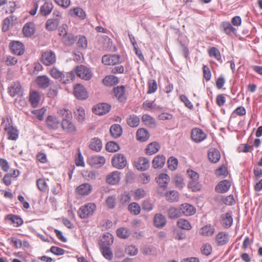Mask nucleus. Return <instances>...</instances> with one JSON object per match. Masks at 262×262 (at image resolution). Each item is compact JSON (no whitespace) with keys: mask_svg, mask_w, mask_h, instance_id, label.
I'll list each match as a JSON object with an SVG mask.
<instances>
[{"mask_svg":"<svg viewBox=\"0 0 262 262\" xmlns=\"http://www.w3.org/2000/svg\"><path fill=\"white\" fill-rule=\"evenodd\" d=\"M96 205L93 203H89L81 206L77 211L79 217L85 219L92 215L96 210Z\"/></svg>","mask_w":262,"mask_h":262,"instance_id":"1","label":"nucleus"},{"mask_svg":"<svg viewBox=\"0 0 262 262\" xmlns=\"http://www.w3.org/2000/svg\"><path fill=\"white\" fill-rule=\"evenodd\" d=\"M112 165L118 169H123L127 164L126 157L122 154H116L112 158Z\"/></svg>","mask_w":262,"mask_h":262,"instance_id":"2","label":"nucleus"},{"mask_svg":"<svg viewBox=\"0 0 262 262\" xmlns=\"http://www.w3.org/2000/svg\"><path fill=\"white\" fill-rule=\"evenodd\" d=\"M66 118L62 119L61 122V126L62 130L66 133L73 134L77 130L76 125L73 122L70 116H66Z\"/></svg>","mask_w":262,"mask_h":262,"instance_id":"3","label":"nucleus"},{"mask_svg":"<svg viewBox=\"0 0 262 262\" xmlns=\"http://www.w3.org/2000/svg\"><path fill=\"white\" fill-rule=\"evenodd\" d=\"M7 119L9 126H6L5 129L7 131L8 135V139L11 140H16L18 137V130L16 128L13 126L12 124V119L10 116H6L4 118Z\"/></svg>","mask_w":262,"mask_h":262,"instance_id":"4","label":"nucleus"},{"mask_svg":"<svg viewBox=\"0 0 262 262\" xmlns=\"http://www.w3.org/2000/svg\"><path fill=\"white\" fill-rule=\"evenodd\" d=\"M8 93L12 97H19L23 95L24 90L19 81H15L8 88Z\"/></svg>","mask_w":262,"mask_h":262,"instance_id":"5","label":"nucleus"},{"mask_svg":"<svg viewBox=\"0 0 262 262\" xmlns=\"http://www.w3.org/2000/svg\"><path fill=\"white\" fill-rule=\"evenodd\" d=\"M41 61L45 66H49L56 62V55L52 50H47L42 53Z\"/></svg>","mask_w":262,"mask_h":262,"instance_id":"6","label":"nucleus"},{"mask_svg":"<svg viewBox=\"0 0 262 262\" xmlns=\"http://www.w3.org/2000/svg\"><path fill=\"white\" fill-rule=\"evenodd\" d=\"M75 72L79 77L85 80H90L92 76V73L90 69L83 65L77 66Z\"/></svg>","mask_w":262,"mask_h":262,"instance_id":"7","label":"nucleus"},{"mask_svg":"<svg viewBox=\"0 0 262 262\" xmlns=\"http://www.w3.org/2000/svg\"><path fill=\"white\" fill-rule=\"evenodd\" d=\"M9 48L12 53L20 56L25 52V46L19 41H12L9 43Z\"/></svg>","mask_w":262,"mask_h":262,"instance_id":"8","label":"nucleus"},{"mask_svg":"<svg viewBox=\"0 0 262 262\" xmlns=\"http://www.w3.org/2000/svg\"><path fill=\"white\" fill-rule=\"evenodd\" d=\"M111 105L106 103H98L93 107L92 111L95 115H105L109 113Z\"/></svg>","mask_w":262,"mask_h":262,"instance_id":"9","label":"nucleus"},{"mask_svg":"<svg viewBox=\"0 0 262 262\" xmlns=\"http://www.w3.org/2000/svg\"><path fill=\"white\" fill-rule=\"evenodd\" d=\"M46 123L50 130H57L61 124L60 120L56 116H47Z\"/></svg>","mask_w":262,"mask_h":262,"instance_id":"10","label":"nucleus"},{"mask_svg":"<svg viewBox=\"0 0 262 262\" xmlns=\"http://www.w3.org/2000/svg\"><path fill=\"white\" fill-rule=\"evenodd\" d=\"M73 92L75 96L78 99L84 100L88 97V93L86 89L80 84L75 85Z\"/></svg>","mask_w":262,"mask_h":262,"instance_id":"11","label":"nucleus"},{"mask_svg":"<svg viewBox=\"0 0 262 262\" xmlns=\"http://www.w3.org/2000/svg\"><path fill=\"white\" fill-rule=\"evenodd\" d=\"M102 62L105 65H115L120 62V56L118 54L105 55L102 58Z\"/></svg>","mask_w":262,"mask_h":262,"instance_id":"12","label":"nucleus"},{"mask_svg":"<svg viewBox=\"0 0 262 262\" xmlns=\"http://www.w3.org/2000/svg\"><path fill=\"white\" fill-rule=\"evenodd\" d=\"M207 137L206 134L202 129L199 128H195L192 129L191 138L196 143H199L203 141Z\"/></svg>","mask_w":262,"mask_h":262,"instance_id":"13","label":"nucleus"},{"mask_svg":"<svg viewBox=\"0 0 262 262\" xmlns=\"http://www.w3.org/2000/svg\"><path fill=\"white\" fill-rule=\"evenodd\" d=\"M134 166L138 170L144 171L150 166L149 161L146 158L141 157L139 158L137 161L134 162Z\"/></svg>","mask_w":262,"mask_h":262,"instance_id":"14","label":"nucleus"},{"mask_svg":"<svg viewBox=\"0 0 262 262\" xmlns=\"http://www.w3.org/2000/svg\"><path fill=\"white\" fill-rule=\"evenodd\" d=\"M92 190V186L89 183H85L77 187L75 191L79 195L86 196L90 194Z\"/></svg>","mask_w":262,"mask_h":262,"instance_id":"15","label":"nucleus"},{"mask_svg":"<svg viewBox=\"0 0 262 262\" xmlns=\"http://www.w3.org/2000/svg\"><path fill=\"white\" fill-rule=\"evenodd\" d=\"M105 161L103 156H93L89 159L88 162L92 166L101 167L105 164Z\"/></svg>","mask_w":262,"mask_h":262,"instance_id":"16","label":"nucleus"},{"mask_svg":"<svg viewBox=\"0 0 262 262\" xmlns=\"http://www.w3.org/2000/svg\"><path fill=\"white\" fill-rule=\"evenodd\" d=\"M5 220L10 221L11 224L15 227H20L24 224V220L20 216L12 213L6 215Z\"/></svg>","mask_w":262,"mask_h":262,"instance_id":"17","label":"nucleus"},{"mask_svg":"<svg viewBox=\"0 0 262 262\" xmlns=\"http://www.w3.org/2000/svg\"><path fill=\"white\" fill-rule=\"evenodd\" d=\"M230 186L231 183L229 180H223L215 186L214 190L218 193H224L230 189Z\"/></svg>","mask_w":262,"mask_h":262,"instance_id":"18","label":"nucleus"},{"mask_svg":"<svg viewBox=\"0 0 262 262\" xmlns=\"http://www.w3.org/2000/svg\"><path fill=\"white\" fill-rule=\"evenodd\" d=\"M58 12V14L56 15V18H50L48 19L45 25V28L48 31H53L56 30L59 24V18L60 17V15Z\"/></svg>","mask_w":262,"mask_h":262,"instance_id":"19","label":"nucleus"},{"mask_svg":"<svg viewBox=\"0 0 262 262\" xmlns=\"http://www.w3.org/2000/svg\"><path fill=\"white\" fill-rule=\"evenodd\" d=\"M53 4L52 2L46 1L44 4L40 6L38 15L42 16L49 15L53 9Z\"/></svg>","mask_w":262,"mask_h":262,"instance_id":"20","label":"nucleus"},{"mask_svg":"<svg viewBox=\"0 0 262 262\" xmlns=\"http://www.w3.org/2000/svg\"><path fill=\"white\" fill-rule=\"evenodd\" d=\"M36 31L35 25L33 22H28L23 27L22 32L25 37H30Z\"/></svg>","mask_w":262,"mask_h":262,"instance_id":"21","label":"nucleus"},{"mask_svg":"<svg viewBox=\"0 0 262 262\" xmlns=\"http://www.w3.org/2000/svg\"><path fill=\"white\" fill-rule=\"evenodd\" d=\"M35 82L38 88L46 89L50 84V79L46 75L38 76L36 78Z\"/></svg>","mask_w":262,"mask_h":262,"instance_id":"22","label":"nucleus"},{"mask_svg":"<svg viewBox=\"0 0 262 262\" xmlns=\"http://www.w3.org/2000/svg\"><path fill=\"white\" fill-rule=\"evenodd\" d=\"M215 241L219 246L225 245L229 241V234L224 231L219 232L215 236Z\"/></svg>","mask_w":262,"mask_h":262,"instance_id":"23","label":"nucleus"},{"mask_svg":"<svg viewBox=\"0 0 262 262\" xmlns=\"http://www.w3.org/2000/svg\"><path fill=\"white\" fill-rule=\"evenodd\" d=\"M115 96L121 102H124L126 100L125 95V87L123 85L118 86L113 89Z\"/></svg>","mask_w":262,"mask_h":262,"instance_id":"24","label":"nucleus"},{"mask_svg":"<svg viewBox=\"0 0 262 262\" xmlns=\"http://www.w3.org/2000/svg\"><path fill=\"white\" fill-rule=\"evenodd\" d=\"M166 162L165 157L163 155L156 156L152 161V166L154 169L162 168Z\"/></svg>","mask_w":262,"mask_h":262,"instance_id":"25","label":"nucleus"},{"mask_svg":"<svg viewBox=\"0 0 262 262\" xmlns=\"http://www.w3.org/2000/svg\"><path fill=\"white\" fill-rule=\"evenodd\" d=\"M156 181L160 187L163 188V189H165L170 181V178L169 176L166 173H160L156 178Z\"/></svg>","mask_w":262,"mask_h":262,"instance_id":"26","label":"nucleus"},{"mask_svg":"<svg viewBox=\"0 0 262 262\" xmlns=\"http://www.w3.org/2000/svg\"><path fill=\"white\" fill-rule=\"evenodd\" d=\"M114 237L112 234L105 233L102 236V238L99 242L100 247H110L113 243Z\"/></svg>","mask_w":262,"mask_h":262,"instance_id":"27","label":"nucleus"},{"mask_svg":"<svg viewBox=\"0 0 262 262\" xmlns=\"http://www.w3.org/2000/svg\"><path fill=\"white\" fill-rule=\"evenodd\" d=\"M120 172L115 171L107 175L106 178V182L110 185H116L119 183L120 180Z\"/></svg>","mask_w":262,"mask_h":262,"instance_id":"28","label":"nucleus"},{"mask_svg":"<svg viewBox=\"0 0 262 262\" xmlns=\"http://www.w3.org/2000/svg\"><path fill=\"white\" fill-rule=\"evenodd\" d=\"M221 224L225 228L230 227L233 224V218L232 216V212H227L221 215Z\"/></svg>","mask_w":262,"mask_h":262,"instance_id":"29","label":"nucleus"},{"mask_svg":"<svg viewBox=\"0 0 262 262\" xmlns=\"http://www.w3.org/2000/svg\"><path fill=\"white\" fill-rule=\"evenodd\" d=\"M149 138V134L148 130L144 128H141L137 130L136 138L140 142H146Z\"/></svg>","mask_w":262,"mask_h":262,"instance_id":"30","label":"nucleus"},{"mask_svg":"<svg viewBox=\"0 0 262 262\" xmlns=\"http://www.w3.org/2000/svg\"><path fill=\"white\" fill-rule=\"evenodd\" d=\"M89 147L92 150L99 152L102 148L101 140L97 137H94L91 140Z\"/></svg>","mask_w":262,"mask_h":262,"instance_id":"31","label":"nucleus"},{"mask_svg":"<svg viewBox=\"0 0 262 262\" xmlns=\"http://www.w3.org/2000/svg\"><path fill=\"white\" fill-rule=\"evenodd\" d=\"M77 40V36L73 34L69 33L61 39V42L67 47L72 46Z\"/></svg>","mask_w":262,"mask_h":262,"instance_id":"32","label":"nucleus"},{"mask_svg":"<svg viewBox=\"0 0 262 262\" xmlns=\"http://www.w3.org/2000/svg\"><path fill=\"white\" fill-rule=\"evenodd\" d=\"M154 224L158 228H162L166 224V219L162 214L157 213L154 217Z\"/></svg>","mask_w":262,"mask_h":262,"instance_id":"33","label":"nucleus"},{"mask_svg":"<svg viewBox=\"0 0 262 262\" xmlns=\"http://www.w3.org/2000/svg\"><path fill=\"white\" fill-rule=\"evenodd\" d=\"M110 132L111 136L113 138H118L121 137L122 134V128L120 124H114L111 126Z\"/></svg>","mask_w":262,"mask_h":262,"instance_id":"34","label":"nucleus"},{"mask_svg":"<svg viewBox=\"0 0 262 262\" xmlns=\"http://www.w3.org/2000/svg\"><path fill=\"white\" fill-rule=\"evenodd\" d=\"M41 96L39 92L34 91L30 93L29 101L33 107H36L40 100Z\"/></svg>","mask_w":262,"mask_h":262,"instance_id":"35","label":"nucleus"},{"mask_svg":"<svg viewBox=\"0 0 262 262\" xmlns=\"http://www.w3.org/2000/svg\"><path fill=\"white\" fill-rule=\"evenodd\" d=\"M208 157L210 162L216 163L221 159L220 152L216 148L209 150L208 152Z\"/></svg>","mask_w":262,"mask_h":262,"instance_id":"36","label":"nucleus"},{"mask_svg":"<svg viewBox=\"0 0 262 262\" xmlns=\"http://www.w3.org/2000/svg\"><path fill=\"white\" fill-rule=\"evenodd\" d=\"M160 145L157 142H152L149 143L145 149V154L147 155H152L159 151Z\"/></svg>","mask_w":262,"mask_h":262,"instance_id":"37","label":"nucleus"},{"mask_svg":"<svg viewBox=\"0 0 262 262\" xmlns=\"http://www.w3.org/2000/svg\"><path fill=\"white\" fill-rule=\"evenodd\" d=\"M221 27L223 31L228 35H232L236 33V29L228 21L223 22Z\"/></svg>","mask_w":262,"mask_h":262,"instance_id":"38","label":"nucleus"},{"mask_svg":"<svg viewBox=\"0 0 262 262\" xmlns=\"http://www.w3.org/2000/svg\"><path fill=\"white\" fill-rule=\"evenodd\" d=\"M166 199L167 201L173 203L177 202L179 200V193L176 190H170L166 192Z\"/></svg>","mask_w":262,"mask_h":262,"instance_id":"39","label":"nucleus"},{"mask_svg":"<svg viewBox=\"0 0 262 262\" xmlns=\"http://www.w3.org/2000/svg\"><path fill=\"white\" fill-rule=\"evenodd\" d=\"M182 210L184 214L187 216L192 215L195 213V208L188 203H185L182 205Z\"/></svg>","mask_w":262,"mask_h":262,"instance_id":"40","label":"nucleus"},{"mask_svg":"<svg viewBox=\"0 0 262 262\" xmlns=\"http://www.w3.org/2000/svg\"><path fill=\"white\" fill-rule=\"evenodd\" d=\"M70 13L71 16L78 17L81 19H84L86 17L85 12L82 9L79 7L70 9Z\"/></svg>","mask_w":262,"mask_h":262,"instance_id":"41","label":"nucleus"},{"mask_svg":"<svg viewBox=\"0 0 262 262\" xmlns=\"http://www.w3.org/2000/svg\"><path fill=\"white\" fill-rule=\"evenodd\" d=\"M119 81L118 78L114 75H109L106 76L103 79V83L104 85L107 86H111L119 83Z\"/></svg>","mask_w":262,"mask_h":262,"instance_id":"42","label":"nucleus"},{"mask_svg":"<svg viewBox=\"0 0 262 262\" xmlns=\"http://www.w3.org/2000/svg\"><path fill=\"white\" fill-rule=\"evenodd\" d=\"M120 149L119 145L115 141H110L106 143L105 149L110 152H116Z\"/></svg>","mask_w":262,"mask_h":262,"instance_id":"43","label":"nucleus"},{"mask_svg":"<svg viewBox=\"0 0 262 262\" xmlns=\"http://www.w3.org/2000/svg\"><path fill=\"white\" fill-rule=\"evenodd\" d=\"M187 187L192 192H197L201 190L202 185L199 181V180H190L188 182Z\"/></svg>","mask_w":262,"mask_h":262,"instance_id":"44","label":"nucleus"},{"mask_svg":"<svg viewBox=\"0 0 262 262\" xmlns=\"http://www.w3.org/2000/svg\"><path fill=\"white\" fill-rule=\"evenodd\" d=\"M142 107L145 110L148 111H154L160 109V107L155 104V101L149 100H146L143 102Z\"/></svg>","mask_w":262,"mask_h":262,"instance_id":"45","label":"nucleus"},{"mask_svg":"<svg viewBox=\"0 0 262 262\" xmlns=\"http://www.w3.org/2000/svg\"><path fill=\"white\" fill-rule=\"evenodd\" d=\"M142 120L146 126L150 128L156 127V120L151 116H142Z\"/></svg>","mask_w":262,"mask_h":262,"instance_id":"46","label":"nucleus"},{"mask_svg":"<svg viewBox=\"0 0 262 262\" xmlns=\"http://www.w3.org/2000/svg\"><path fill=\"white\" fill-rule=\"evenodd\" d=\"M215 231V228L210 224L203 226L200 229V233L204 236H211Z\"/></svg>","mask_w":262,"mask_h":262,"instance_id":"47","label":"nucleus"},{"mask_svg":"<svg viewBox=\"0 0 262 262\" xmlns=\"http://www.w3.org/2000/svg\"><path fill=\"white\" fill-rule=\"evenodd\" d=\"M168 214L170 219H176L180 216L181 212L178 208L171 207L168 210Z\"/></svg>","mask_w":262,"mask_h":262,"instance_id":"48","label":"nucleus"},{"mask_svg":"<svg viewBox=\"0 0 262 262\" xmlns=\"http://www.w3.org/2000/svg\"><path fill=\"white\" fill-rule=\"evenodd\" d=\"M167 165L168 168L170 170L173 171L176 170L177 168L178 165V159L173 156H171L167 160Z\"/></svg>","mask_w":262,"mask_h":262,"instance_id":"49","label":"nucleus"},{"mask_svg":"<svg viewBox=\"0 0 262 262\" xmlns=\"http://www.w3.org/2000/svg\"><path fill=\"white\" fill-rule=\"evenodd\" d=\"M177 226L182 229L187 230H190L192 228V226L189 222L185 219H181L178 220L177 222Z\"/></svg>","mask_w":262,"mask_h":262,"instance_id":"50","label":"nucleus"},{"mask_svg":"<svg viewBox=\"0 0 262 262\" xmlns=\"http://www.w3.org/2000/svg\"><path fill=\"white\" fill-rule=\"evenodd\" d=\"M50 74L53 78L56 79H60V81H61V79L63 77V73L56 68H53L50 70Z\"/></svg>","mask_w":262,"mask_h":262,"instance_id":"51","label":"nucleus"},{"mask_svg":"<svg viewBox=\"0 0 262 262\" xmlns=\"http://www.w3.org/2000/svg\"><path fill=\"white\" fill-rule=\"evenodd\" d=\"M75 71H70V72L67 73L66 75L63 74V77H62V79H61V82L66 84L72 81L75 78Z\"/></svg>","mask_w":262,"mask_h":262,"instance_id":"52","label":"nucleus"},{"mask_svg":"<svg viewBox=\"0 0 262 262\" xmlns=\"http://www.w3.org/2000/svg\"><path fill=\"white\" fill-rule=\"evenodd\" d=\"M102 254L104 258L111 260L113 257L112 251L111 250L110 247H100Z\"/></svg>","mask_w":262,"mask_h":262,"instance_id":"53","label":"nucleus"},{"mask_svg":"<svg viewBox=\"0 0 262 262\" xmlns=\"http://www.w3.org/2000/svg\"><path fill=\"white\" fill-rule=\"evenodd\" d=\"M117 236L122 239H126L129 236L128 229L121 227L118 229L116 231Z\"/></svg>","mask_w":262,"mask_h":262,"instance_id":"54","label":"nucleus"},{"mask_svg":"<svg viewBox=\"0 0 262 262\" xmlns=\"http://www.w3.org/2000/svg\"><path fill=\"white\" fill-rule=\"evenodd\" d=\"M212 250L211 245L209 243H205L203 244L201 248V251L202 254L209 256L211 254Z\"/></svg>","mask_w":262,"mask_h":262,"instance_id":"55","label":"nucleus"},{"mask_svg":"<svg viewBox=\"0 0 262 262\" xmlns=\"http://www.w3.org/2000/svg\"><path fill=\"white\" fill-rule=\"evenodd\" d=\"M77 47L80 49H85L88 47V41L86 37L83 35H80L77 43Z\"/></svg>","mask_w":262,"mask_h":262,"instance_id":"56","label":"nucleus"},{"mask_svg":"<svg viewBox=\"0 0 262 262\" xmlns=\"http://www.w3.org/2000/svg\"><path fill=\"white\" fill-rule=\"evenodd\" d=\"M10 244L16 249H19L23 246L22 241L16 237H11L9 238Z\"/></svg>","mask_w":262,"mask_h":262,"instance_id":"57","label":"nucleus"},{"mask_svg":"<svg viewBox=\"0 0 262 262\" xmlns=\"http://www.w3.org/2000/svg\"><path fill=\"white\" fill-rule=\"evenodd\" d=\"M131 200V195L128 191H125L123 194L121 195L120 198V203L123 205H127L129 204Z\"/></svg>","mask_w":262,"mask_h":262,"instance_id":"58","label":"nucleus"},{"mask_svg":"<svg viewBox=\"0 0 262 262\" xmlns=\"http://www.w3.org/2000/svg\"><path fill=\"white\" fill-rule=\"evenodd\" d=\"M208 53L210 57H213L217 60H220L221 58L219 50L215 47H212L209 49L208 50Z\"/></svg>","mask_w":262,"mask_h":262,"instance_id":"59","label":"nucleus"},{"mask_svg":"<svg viewBox=\"0 0 262 262\" xmlns=\"http://www.w3.org/2000/svg\"><path fill=\"white\" fill-rule=\"evenodd\" d=\"M36 184L38 189L41 192H46L47 189V184L44 179L40 178L37 180Z\"/></svg>","mask_w":262,"mask_h":262,"instance_id":"60","label":"nucleus"},{"mask_svg":"<svg viewBox=\"0 0 262 262\" xmlns=\"http://www.w3.org/2000/svg\"><path fill=\"white\" fill-rule=\"evenodd\" d=\"M49 251L54 255L57 256L62 255L66 252L65 250L63 249L54 246H52Z\"/></svg>","mask_w":262,"mask_h":262,"instance_id":"61","label":"nucleus"},{"mask_svg":"<svg viewBox=\"0 0 262 262\" xmlns=\"http://www.w3.org/2000/svg\"><path fill=\"white\" fill-rule=\"evenodd\" d=\"M214 173L217 177H226L228 174L227 168L224 165H222L215 170Z\"/></svg>","mask_w":262,"mask_h":262,"instance_id":"62","label":"nucleus"},{"mask_svg":"<svg viewBox=\"0 0 262 262\" xmlns=\"http://www.w3.org/2000/svg\"><path fill=\"white\" fill-rule=\"evenodd\" d=\"M148 90L147 94H152L157 90V84L155 80L150 79L148 82Z\"/></svg>","mask_w":262,"mask_h":262,"instance_id":"63","label":"nucleus"},{"mask_svg":"<svg viewBox=\"0 0 262 262\" xmlns=\"http://www.w3.org/2000/svg\"><path fill=\"white\" fill-rule=\"evenodd\" d=\"M16 9V4L14 1H10L7 5L6 13L11 14L14 13Z\"/></svg>","mask_w":262,"mask_h":262,"instance_id":"64","label":"nucleus"}]
</instances>
